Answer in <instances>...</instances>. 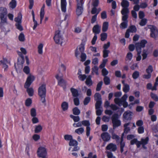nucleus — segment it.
<instances>
[{
  "label": "nucleus",
  "instance_id": "a211bd4d",
  "mask_svg": "<svg viewBox=\"0 0 158 158\" xmlns=\"http://www.w3.org/2000/svg\"><path fill=\"white\" fill-rule=\"evenodd\" d=\"M66 0H61V7L62 12H65L66 11Z\"/></svg>",
  "mask_w": 158,
  "mask_h": 158
},
{
  "label": "nucleus",
  "instance_id": "79ce46f5",
  "mask_svg": "<svg viewBox=\"0 0 158 158\" xmlns=\"http://www.w3.org/2000/svg\"><path fill=\"white\" fill-rule=\"evenodd\" d=\"M129 12V11L128 9L127 8H123L121 11L122 15H127Z\"/></svg>",
  "mask_w": 158,
  "mask_h": 158
},
{
  "label": "nucleus",
  "instance_id": "7ed1b4c3",
  "mask_svg": "<svg viewBox=\"0 0 158 158\" xmlns=\"http://www.w3.org/2000/svg\"><path fill=\"white\" fill-rule=\"evenodd\" d=\"M17 52L19 57L18 58L17 64H15V67L17 71H20L23 67V64L24 62V57L21 52L18 51Z\"/></svg>",
  "mask_w": 158,
  "mask_h": 158
},
{
  "label": "nucleus",
  "instance_id": "8fccbe9b",
  "mask_svg": "<svg viewBox=\"0 0 158 158\" xmlns=\"http://www.w3.org/2000/svg\"><path fill=\"white\" fill-rule=\"evenodd\" d=\"M133 56L131 52H129L127 53L126 57V60H131Z\"/></svg>",
  "mask_w": 158,
  "mask_h": 158
},
{
  "label": "nucleus",
  "instance_id": "6e6552de",
  "mask_svg": "<svg viewBox=\"0 0 158 158\" xmlns=\"http://www.w3.org/2000/svg\"><path fill=\"white\" fill-rule=\"evenodd\" d=\"M77 4L76 9V14L78 16L81 15L83 11V0H77Z\"/></svg>",
  "mask_w": 158,
  "mask_h": 158
},
{
  "label": "nucleus",
  "instance_id": "de8ad7c7",
  "mask_svg": "<svg viewBox=\"0 0 158 158\" xmlns=\"http://www.w3.org/2000/svg\"><path fill=\"white\" fill-rule=\"evenodd\" d=\"M43 44H40L38 46V52L39 54H41L43 53L42 48Z\"/></svg>",
  "mask_w": 158,
  "mask_h": 158
},
{
  "label": "nucleus",
  "instance_id": "052dcab7",
  "mask_svg": "<svg viewBox=\"0 0 158 158\" xmlns=\"http://www.w3.org/2000/svg\"><path fill=\"white\" fill-rule=\"evenodd\" d=\"M82 125L86 126L87 127H89V126L90 125V124L89 121L84 120L82 121Z\"/></svg>",
  "mask_w": 158,
  "mask_h": 158
},
{
  "label": "nucleus",
  "instance_id": "37998d69",
  "mask_svg": "<svg viewBox=\"0 0 158 158\" xmlns=\"http://www.w3.org/2000/svg\"><path fill=\"white\" fill-rule=\"evenodd\" d=\"M91 98L89 97H86L84 99L83 103L84 105H87L90 102Z\"/></svg>",
  "mask_w": 158,
  "mask_h": 158
},
{
  "label": "nucleus",
  "instance_id": "f257e3e1",
  "mask_svg": "<svg viewBox=\"0 0 158 158\" xmlns=\"http://www.w3.org/2000/svg\"><path fill=\"white\" fill-rule=\"evenodd\" d=\"M35 79V77L34 76L29 74L27 79L24 85V88L27 89V91L30 96H32L33 95L34 90L32 88H29V87Z\"/></svg>",
  "mask_w": 158,
  "mask_h": 158
},
{
  "label": "nucleus",
  "instance_id": "bf43d9fd",
  "mask_svg": "<svg viewBox=\"0 0 158 158\" xmlns=\"http://www.w3.org/2000/svg\"><path fill=\"white\" fill-rule=\"evenodd\" d=\"M103 57L106 58L108 56V54L110 52V51L107 50H104L103 51Z\"/></svg>",
  "mask_w": 158,
  "mask_h": 158
},
{
  "label": "nucleus",
  "instance_id": "603ef678",
  "mask_svg": "<svg viewBox=\"0 0 158 158\" xmlns=\"http://www.w3.org/2000/svg\"><path fill=\"white\" fill-rule=\"evenodd\" d=\"M15 26L16 28L20 31H21L23 30V28L21 25V23H15Z\"/></svg>",
  "mask_w": 158,
  "mask_h": 158
},
{
  "label": "nucleus",
  "instance_id": "72a5a7b5",
  "mask_svg": "<svg viewBox=\"0 0 158 158\" xmlns=\"http://www.w3.org/2000/svg\"><path fill=\"white\" fill-rule=\"evenodd\" d=\"M103 81L106 85H108L110 83V80L109 77L107 76H105L103 79Z\"/></svg>",
  "mask_w": 158,
  "mask_h": 158
},
{
  "label": "nucleus",
  "instance_id": "1a4fd4ad",
  "mask_svg": "<svg viewBox=\"0 0 158 158\" xmlns=\"http://www.w3.org/2000/svg\"><path fill=\"white\" fill-rule=\"evenodd\" d=\"M37 153L39 157L42 158H47L46 156L47 155V152L45 148L42 147H40L38 149Z\"/></svg>",
  "mask_w": 158,
  "mask_h": 158
},
{
  "label": "nucleus",
  "instance_id": "393cba45",
  "mask_svg": "<svg viewBox=\"0 0 158 158\" xmlns=\"http://www.w3.org/2000/svg\"><path fill=\"white\" fill-rule=\"evenodd\" d=\"M42 127L40 125H36L35 126V132L36 133H39L42 130Z\"/></svg>",
  "mask_w": 158,
  "mask_h": 158
},
{
  "label": "nucleus",
  "instance_id": "5701e85b",
  "mask_svg": "<svg viewBox=\"0 0 158 158\" xmlns=\"http://www.w3.org/2000/svg\"><path fill=\"white\" fill-rule=\"evenodd\" d=\"M130 124V123H128L124 125L123 127L124 128V132L123 133L124 134V133H125V134H127L128 132L130 131V128L127 127V126L129 125Z\"/></svg>",
  "mask_w": 158,
  "mask_h": 158
},
{
  "label": "nucleus",
  "instance_id": "4be33fe9",
  "mask_svg": "<svg viewBox=\"0 0 158 158\" xmlns=\"http://www.w3.org/2000/svg\"><path fill=\"white\" fill-rule=\"evenodd\" d=\"M91 77L90 75L89 76L85 82L86 84L89 86H90L93 84L92 81L91 79Z\"/></svg>",
  "mask_w": 158,
  "mask_h": 158
},
{
  "label": "nucleus",
  "instance_id": "20e7f679",
  "mask_svg": "<svg viewBox=\"0 0 158 158\" xmlns=\"http://www.w3.org/2000/svg\"><path fill=\"white\" fill-rule=\"evenodd\" d=\"M127 98V94H125L121 99L115 98L114 99V102L118 106H120L123 105L124 108H126L128 106V103L126 101Z\"/></svg>",
  "mask_w": 158,
  "mask_h": 158
},
{
  "label": "nucleus",
  "instance_id": "a878e982",
  "mask_svg": "<svg viewBox=\"0 0 158 158\" xmlns=\"http://www.w3.org/2000/svg\"><path fill=\"white\" fill-rule=\"evenodd\" d=\"M108 25L109 24L108 22H105L103 23L102 27V31L103 32H106L107 31Z\"/></svg>",
  "mask_w": 158,
  "mask_h": 158
},
{
  "label": "nucleus",
  "instance_id": "680f3d73",
  "mask_svg": "<svg viewBox=\"0 0 158 158\" xmlns=\"http://www.w3.org/2000/svg\"><path fill=\"white\" fill-rule=\"evenodd\" d=\"M98 69L97 66H94V67L92 68V73H93V72H94L97 75H98L99 74Z\"/></svg>",
  "mask_w": 158,
  "mask_h": 158
},
{
  "label": "nucleus",
  "instance_id": "864d4df0",
  "mask_svg": "<svg viewBox=\"0 0 158 158\" xmlns=\"http://www.w3.org/2000/svg\"><path fill=\"white\" fill-rule=\"evenodd\" d=\"M147 50L145 49L143 50V54H142L143 60L147 58Z\"/></svg>",
  "mask_w": 158,
  "mask_h": 158
},
{
  "label": "nucleus",
  "instance_id": "b1692460",
  "mask_svg": "<svg viewBox=\"0 0 158 158\" xmlns=\"http://www.w3.org/2000/svg\"><path fill=\"white\" fill-rule=\"evenodd\" d=\"M94 98V100L96 102L97 101H102L101 96L98 93H96L95 94Z\"/></svg>",
  "mask_w": 158,
  "mask_h": 158
},
{
  "label": "nucleus",
  "instance_id": "c9c22d12",
  "mask_svg": "<svg viewBox=\"0 0 158 158\" xmlns=\"http://www.w3.org/2000/svg\"><path fill=\"white\" fill-rule=\"evenodd\" d=\"M139 73L138 71H135L133 73L132 77L134 79H137L139 76Z\"/></svg>",
  "mask_w": 158,
  "mask_h": 158
},
{
  "label": "nucleus",
  "instance_id": "dca6fc26",
  "mask_svg": "<svg viewBox=\"0 0 158 158\" xmlns=\"http://www.w3.org/2000/svg\"><path fill=\"white\" fill-rule=\"evenodd\" d=\"M56 79L58 81V85L60 86H65L66 85V81L61 77H59L58 74L56 76Z\"/></svg>",
  "mask_w": 158,
  "mask_h": 158
},
{
  "label": "nucleus",
  "instance_id": "338daca9",
  "mask_svg": "<svg viewBox=\"0 0 158 158\" xmlns=\"http://www.w3.org/2000/svg\"><path fill=\"white\" fill-rule=\"evenodd\" d=\"M102 72V75L105 77L106 76V75H107L108 73V72L105 68L103 69Z\"/></svg>",
  "mask_w": 158,
  "mask_h": 158
},
{
  "label": "nucleus",
  "instance_id": "473e14b6",
  "mask_svg": "<svg viewBox=\"0 0 158 158\" xmlns=\"http://www.w3.org/2000/svg\"><path fill=\"white\" fill-rule=\"evenodd\" d=\"M127 29H129V31L132 33L135 32L137 31L136 28L134 25L130 26Z\"/></svg>",
  "mask_w": 158,
  "mask_h": 158
},
{
  "label": "nucleus",
  "instance_id": "ea45409f",
  "mask_svg": "<svg viewBox=\"0 0 158 158\" xmlns=\"http://www.w3.org/2000/svg\"><path fill=\"white\" fill-rule=\"evenodd\" d=\"M130 89L129 85L127 84H124V87L123 88V90L125 93L128 92Z\"/></svg>",
  "mask_w": 158,
  "mask_h": 158
},
{
  "label": "nucleus",
  "instance_id": "0e129e2a",
  "mask_svg": "<svg viewBox=\"0 0 158 158\" xmlns=\"http://www.w3.org/2000/svg\"><path fill=\"white\" fill-rule=\"evenodd\" d=\"M79 49L81 53H83L84 50V45L83 44H81L79 46Z\"/></svg>",
  "mask_w": 158,
  "mask_h": 158
},
{
  "label": "nucleus",
  "instance_id": "f704fd0d",
  "mask_svg": "<svg viewBox=\"0 0 158 158\" xmlns=\"http://www.w3.org/2000/svg\"><path fill=\"white\" fill-rule=\"evenodd\" d=\"M100 36L101 40L102 41H104L107 39V35L106 33L103 32L101 34Z\"/></svg>",
  "mask_w": 158,
  "mask_h": 158
},
{
  "label": "nucleus",
  "instance_id": "e2e57ef3",
  "mask_svg": "<svg viewBox=\"0 0 158 158\" xmlns=\"http://www.w3.org/2000/svg\"><path fill=\"white\" fill-rule=\"evenodd\" d=\"M64 139L66 140H69L73 139L72 136L69 135H66L64 136Z\"/></svg>",
  "mask_w": 158,
  "mask_h": 158
},
{
  "label": "nucleus",
  "instance_id": "c85d7f7f",
  "mask_svg": "<svg viewBox=\"0 0 158 158\" xmlns=\"http://www.w3.org/2000/svg\"><path fill=\"white\" fill-rule=\"evenodd\" d=\"M17 5V2L16 0H11L10 1V8L12 9L15 8Z\"/></svg>",
  "mask_w": 158,
  "mask_h": 158
},
{
  "label": "nucleus",
  "instance_id": "69168bd1",
  "mask_svg": "<svg viewBox=\"0 0 158 158\" xmlns=\"http://www.w3.org/2000/svg\"><path fill=\"white\" fill-rule=\"evenodd\" d=\"M138 132L139 134H142L144 132V128L143 127H139L138 129Z\"/></svg>",
  "mask_w": 158,
  "mask_h": 158
},
{
  "label": "nucleus",
  "instance_id": "ddd939ff",
  "mask_svg": "<svg viewBox=\"0 0 158 158\" xmlns=\"http://www.w3.org/2000/svg\"><path fill=\"white\" fill-rule=\"evenodd\" d=\"M8 62L6 58H3L2 60L0 61V65L4 69L5 71H7L8 68Z\"/></svg>",
  "mask_w": 158,
  "mask_h": 158
},
{
  "label": "nucleus",
  "instance_id": "bb28decb",
  "mask_svg": "<svg viewBox=\"0 0 158 158\" xmlns=\"http://www.w3.org/2000/svg\"><path fill=\"white\" fill-rule=\"evenodd\" d=\"M121 5L123 7V8H127L129 6V2L127 1L126 0H123V1H122L121 2Z\"/></svg>",
  "mask_w": 158,
  "mask_h": 158
},
{
  "label": "nucleus",
  "instance_id": "a19ab883",
  "mask_svg": "<svg viewBox=\"0 0 158 158\" xmlns=\"http://www.w3.org/2000/svg\"><path fill=\"white\" fill-rule=\"evenodd\" d=\"M84 131V129L83 128L81 127L77 129H76L75 132L78 134H81Z\"/></svg>",
  "mask_w": 158,
  "mask_h": 158
},
{
  "label": "nucleus",
  "instance_id": "9d476101",
  "mask_svg": "<svg viewBox=\"0 0 158 158\" xmlns=\"http://www.w3.org/2000/svg\"><path fill=\"white\" fill-rule=\"evenodd\" d=\"M7 10L6 8L1 7L0 8V18L2 23H5L6 21V16Z\"/></svg>",
  "mask_w": 158,
  "mask_h": 158
},
{
  "label": "nucleus",
  "instance_id": "2f4dec72",
  "mask_svg": "<svg viewBox=\"0 0 158 158\" xmlns=\"http://www.w3.org/2000/svg\"><path fill=\"white\" fill-rule=\"evenodd\" d=\"M149 138L148 137H147L145 139L141 138V142L142 144H147L149 141Z\"/></svg>",
  "mask_w": 158,
  "mask_h": 158
},
{
  "label": "nucleus",
  "instance_id": "f3484780",
  "mask_svg": "<svg viewBox=\"0 0 158 158\" xmlns=\"http://www.w3.org/2000/svg\"><path fill=\"white\" fill-rule=\"evenodd\" d=\"M93 32L95 35L98 34L100 32L101 27L98 24L95 25L92 29Z\"/></svg>",
  "mask_w": 158,
  "mask_h": 158
},
{
  "label": "nucleus",
  "instance_id": "39448f33",
  "mask_svg": "<svg viewBox=\"0 0 158 158\" xmlns=\"http://www.w3.org/2000/svg\"><path fill=\"white\" fill-rule=\"evenodd\" d=\"M38 94L41 98V100L42 103L45 102V97L46 90V85L43 84L40 86L38 89Z\"/></svg>",
  "mask_w": 158,
  "mask_h": 158
},
{
  "label": "nucleus",
  "instance_id": "aec40b11",
  "mask_svg": "<svg viewBox=\"0 0 158 158\" xmlns=\"http://www.w3.org/2000/svg\"><path fill=\"white\" fill-rule=\"evenodd\" d=\"M22 15L21 13H19L18 14V16L15 18V21L16 22V23H21Z\"/></svg>",
  "mask_w": 158,
  "mask_h": 158
},
{
  "label": "nucleus",
  "instance_id": "7c9ffc66",
  "mask_svg": "<svg viewBox=\"0 0 158 158\" xmlns=\"http://www.w3.org/2000/svg\"><path fill=\"white\" fill-rule=\"evenodd\" d=\"M73 113L75 115H78L80 113V110L77 107H75L73 109Z\"/></svg>",
  "mask_w": 158,
  "mask_h": 158
},
{
  "label": "nucleus",
  "instance_id": "4c0bfd02",
  "mask_svg": "<svg viewBox=\"0 0 158 158\" xmlns=\"http://www.w3.org/2000/svg\"><path fill=\"white\" fill-rule=\"evenodd\" d=\"M70 116L75 122L79 121L80 120V118L79 116H75L71 114L70 115Z\"/></svg>",
  "mask_w": 158,
  "mask_h": 158
},
{
  "label": "nucleus",
  "instance_id": "6ab92c4d",
  "mask_svg": "<svg viewBox=\"0 0 158 158\" xmlns=\"http://www.w3.org/2000/svg\"><path fill=\"white\" fill-rule=\"evenodd\" d=\"M70 91L73 97H77L79 95L78 91L77 89L73 88H71L70 89Z\"/></svg>",
  "mask_w": 158,
  "mask_h": 158
},
{
  "label": "nucleus",
  "instance_id": "2eb2a0df",
  "mask_svg": "<svg viewBox=\"0 0 158 158\" xmlns=\"http://www.w3.org/2000/svg\"><path fill=\"white\" fill-rule=\"evenodd\" d=\"M106 149L111 151L114 152L117 149V146L113 143H110L106 147Z\"/></svg>",
  "mask_w": 158,
  "mask_h": 158
},
{
  "label": "nucleus",
  "instance_id": "c03bdc74",
  "mask_svg": "<svg viewBox=\"0 0 158 158\" xmlns=\"http://www.w3.org/2000/svg\"><path fill=\"white\" fill-rule=\"evenodd\" d=\"M112 138L115 139L117 142L119 141L120 137L118 135L115 134V133L112 135Z\"/></svg>",
  "mask_w": 158,
  "mask_h": 158
},
{
  "label": "nucleus",
  "instance_id": "c756f323",
  "mask_svg": "<svg viewBox=\"0 0 158 158\" xmlns=\"http://www.w3.org/2000/svg\"><path fill=\"white\" fill-rule=\"evenodd\" d=\"M128 22H123L119 26L120 28L122 29H124L127 27L128 26Z\"/></svg>",
  "mask_w": 158,
  "mask_h": 158
},
{
  "label": "nucleus",
  "instance_id": "774afa93",
  "mask_svg": "<svg viewBox=\"0 0 158 158\" xmlns=\"http://www.w3.org/2000/svg\"><path fill=\"white\" fill-rule=\"evenodd\" d=\"M73 101L75 105L77 106L79 105L80 102L78 98H75L73 99Z\"/></svg>",
  "mask_w": 158,
  "mask_h": 158
},
{
  "label": "nucleus",
  "instance_id": "e433bc0d",
  "mask_svg": "<svg viewBox=\"0 0 158 158\" xmlns=\"http://www.w3.org/2000/svg\"><path fill=\"white\" fill-rule=\"evenodd\" d=\"M102 103V101H97L95 104L96 109H98L101 108V105Z\"/></svg>",
  "mask_w": 158,
  "mask_h": 158
},
{
  "label": "nucleus",
  "instance_id": "423d86ee",
  "mask_svg": "<svg viewBox=\"0 0 158 158\" xmlns=\"http://www.w3.org/2000/svg\"><path fill=\"white\" fill-rule=\"evenodd\" d=\"M119 115L118 114H114L111 117L112 123L114 129L120 126L121 125V122L119 119Z\"/></svg>",
  "mask_w": 158,
  "mask_h": 158
},
{
  "label": "nucleus",
  "instance_id": "4468645a",
  "mask_svg": "<svg viewBox=\"0 0 158 158\" xmlns=\"http://www.w3.org/2000/svg\"><path fill=\"white\" fill-rule=\"evenodd\" d=\"M133 114L132 112L129 110L126 111L123 114L124 118L127 120H130L132 118V116Z\"/></svg>",
  "mask_w": 158,
  "mask_h": 158
},
{
  "label": "nucleus",
  "instance_id": "3c124183",
  "mask_svg": "<svg viewBox=\"0 0 158 158\" xmlns=\"http://www.w3.org/2000/svg\"><path fill=\"white\" fill-rule=\"evenodd\" d=\"M31 115L33 117H35L36 115V110L34 108H32L31 110Z\"/></svg>",
  "mask_w": 158,
  "mask_h": 158
},
{
  "label": "nucleus",
  "instance_id": "5fc2aeb1",
  "mask_svg": "<svg viewBox=\"0 0 158 158\" xmlns=\"http://www.w3.org/2000/svg\"><path fill=\"white\" fill-rule=\"evenodd\" d=\"M44 11L40 10V23H42V20L44 18Z\"/></svg>",
  "mask_w": 158,
  "mask_h": 158
},
{
  "label": "nucleus",
  "instance_id": "0eeeda50",
  "mask_svg": "<svg viewBox=\"0 0 158 158\" xmlns=\"http://www.w3.org/2000/svg\"><path fill=\"white\" fill-rule=\"evenodd\" d=\"M60 31L59 30L55 31L54 39L56 44H61L63 42V38L60 35Z\"/></svg>",
  "mask_w": 158,
  "mask_h": 158
},
{
  "label": "nucleus",
  "instance_id": "49530a36",
  "mask_svg": "<svg viewBox=\"0 0 158 158\" xmlns=\"http://www.w3.org/2000/svg\"><path fill=\"white\" fill-rule=\"evenodd\" d=\"M103 84V82L102 81H100L97 85L96 90L97 91H99L100 90L101 88H102V85Z\"/></svg>",
  "mask_w": 158,
  "mask_h": 158
},
{
  "label": "nucleus",
  "instance_id": "09e8293b",
  "mask_svg": "<svg viewBox=\"0 0 158 158\" xmlns=\"http://www.w3.org/2000/svg\"><path fill=\"white\" fill-rule=\"evenodd\" d=\"M147 23V19H142L139 23V24L141 26H144Z\"/></svg>",
  "mask_w": 158,
  "mask_h": 158
},
{
  "label": "nucleus",
  "instance_id": "412c9836",
  "mask_svg": "<svg viewBox=\"0 0 158 158\" xmlns=\"http://www.w3.org/2000/svg\"><path fill=\"white\" fill-rule=\"evenodd\" d=\"M69 104L68 102H63L61 105V107L64 111L67 110L68 108Z\"/></svg>",
  "mask_w": 158,
  "mask_h": 158
},
{
  "label": "nucleus",
  "instance_id": "9b49d317",
  "mask_svg": "<svg viewBox=\"0 0 158 158\" xmlns=\"http://www.w3.org/2000/svg\"><path fill=\"white\" fill-rule=\"evenodd\" d=\"M149 28L151 30L150 36L151 37L156 39L158 36V30L156 27L150 26Z\"/></svg>",
  "mask_w": 158,
  "mask_h": 158
},
{
  "label": "nucleus",
  "instance_id": "cd10ccee",
  "mask_svg": "<svg viewBox=\"0 0 158 158\" xmlns=\"http://www.w3.org/2000/svg\"><path fill=\"white\" fill-rule=\"evenodd\" d=\"M77 142L73 139L70 140L69 143V145L70 146H77Z\"/></svg>",
  "mask_w": 158,
  "mask_h": 158
},
{
  "label": "nucleus",
  "instance_id": "f8f14e48",
  "mask_svg": "<svg viewBox=\"0 0 158 158\" xmlns=\"http://www.w3.org/2000/svg\"><path fill=\"white\" fill-rule=\"evenodd\" d=\"M103 140L105 142L109 141L111 138L110 135L107 132H103L101 135Z\"/></svg>",
  "mask_w": 158,
  "mask_h": 158
},
{
  "label": "nucleus",
  "instance_id": "4d7b16f0",
  "mask_svg": "<svg viewBox=\"0 0 158 158\" xmlns=\"http://www.w3.org/2000/svg\"><path fill=\"white\" fill-rule=\"evenodd\" d=\"M30 71V69L28 66H25L23 69V71L27 74L29 73Z\"/></svg>",
  "mask_w": 158,
  "mask_h": 158
},
{
  "label": "nucleus",
  "instance_id": "a18cd8bd",
  "mask_svg": "<svg viewBox=\"0 0 158 158\" xmlns=\"http://www.w3.org/2000/svg\"><path fill=\"white\" fill-rule=\"evenodd\" d=\"M19 39L21 42H23L25 40V36L23 33H21L19 34Z\"/></svg>",
  "mask_w": 158,
  "mask_h": 158
},
{
  "label": "nucleus",
  "instance_id": "58836bf2",
  "mask_svg": "<svg viewBox=\"0 0 158 158\" xmlns=\"http://www.w3.org/2000/svg\"><path fill=\"white\" fill-rule=\"evenodd\" d=\"M153 71V67L152 65H149L148 68L146 69V71L147 73L151 74V73Z\"/></svg>",
  "mask_w": 158,
  "mask_h": 158
},
{
  "label": "nucleus",
  "instance_id": "f03ea898",
  "mask_svg": "<svg viewBox=\"0 0 158 158\" xmlns=\"http://www.w3.org/2000/svg\"><path fill=\"white\" fill-rule=\"evenodd\" d=\"M147 43V40H142L140 42L137 43L135 44V47L136 51L137 52V57L136 60L137 61H140L141 59V56L140 55L142 52L141 48H144L145 44Z\"/></svg>",
  "mask_w": 158,
  "mask_h": 158
},
{
  "label": "nucleus",
  "instance_id": "13d9d810",
  "mask_svg": "<svg viewBox=\"0 0 158 158\" xmlns=\"http://www.w3.org/2000/svg\"><path fill=\"white\" fill-rule=\"evenodd\" d=\"M32 103V100L31 98H27L25 102V105L27 106H30Z\"/></svg>",
  "mask_w": 158,
  "mask_h": 158
},
{
  "label": "nucleus",
  "instance_id": "6e6d98bb",
  "mask_svg": "<svg viewBox=\"0 0 158 158\" xmlns=\"http://www.w3.org/2000/svg\"><path fill=\"white\" fill-rule=\"evenodd\" d=\"M99 11L98 12L96 15L92 16L91 20V23H94L96 21L97 15L99 14Z\"/></svg>",
  "mask_w": 158,
  "mask_h": 158
}]
</instances>
